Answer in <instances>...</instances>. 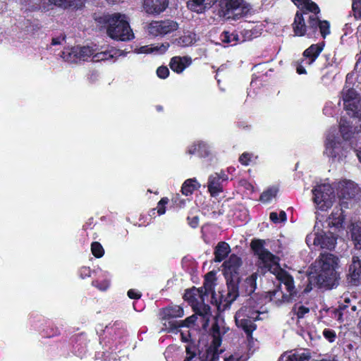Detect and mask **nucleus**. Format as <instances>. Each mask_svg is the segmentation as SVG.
I'll list each match as a JSON object with an SVG mask.
<instances>
[{
  "label": "nucleus",
  "instance_id": "nucleus-9",
  "mask_svg": "<svg viewBox=\"0 0 361 361\" xmlns=\"http://www.w3.org/2000/svg\"><path fill=\"white\" fill-rule=\"evenodd\" d=\"M158 316L159 319L162 322L164 331L168 333H173L174 331L170 330V324L173 322H179L177 319L184 316V310L180 305H169L159 309Z\"/></svg>",
  "mask_w": 361,
  "mask_h": 361
},
{
  "label": "nucleus",
  "instance_id": "nucleus-13",
  "mask_svg": "<svg viewBox=\"0 0 361 361\" xmlns=\"http://www.w3.org/2000/svg\"><path fill=\"white\" fill-rule=\"evenodd\" d=\"M94 52V50L89 46H75L66 51H63V57L70 63H78L87 61Z\"/></svg>",
  "mask_w": 361,
  "mask_h": 361
},
{
  "label": "nucleus",
  "instance_id": "nucleus-52",
  "mask_svg": "<svg viewBox=\"0 0 361 361\" xmlns=\"http://www.w3.org/2000/svg\"><path fill=\"white\" fill-rule=\"evenodd\" d=\"M187 221H188V225L192 228H197L199 226L200 218L198 216H188L187 217Z\"/></svg>",
  "mask_w": 361,
  "mask_h": 361
},
{
  "label": "nucleus",
  "instance_id": "nucleus-40",
  "mask_svg": "<svg viewBox=\"0 0 361 361\" xmlns=\"http://www.w3.org/2000/svg\"><path fill=\"white\" fill-rule=\"evenodd\" d=\"M277 193L276 188H269L261 194L259 200L263 202H269L276 196Z\"/></svg>",
  "mask_w": 361,
  "mask_h": 361
},
{
  "label": "nucleus",
  "instance_id": "nucleus-33",
  "mask_svg": "<svg viewBox=\"0 0 361 361\" xmlns=\"http://www.w3.org/2000/svg\"><path fill=\"white\" fill-rule=\"evenodd\" d=\"M200 184L195 178H189L184 181L181 187V192L185 196L192 195L194 191L198 190Z\"/></svg>",
  "mask_w": 361,
  "mask_h": 361
},
{
  "label": "nucleus",
  "instance_id": "nucleus-18",
  "mask_svg": "<svg viewBox=\"0 0 361 361\" xmlns=\"http://www.w3.org/2000/svg\"><path fill=\"white\" fill-rule=\"evenodd\" d=\"M228 177L225 173H216L209 177L207 188L212 197L217 196L223 192V183L228 180Z\"/></svg>",
  "mask_w": 361,
  "mask_h": 361
},
{
  "label": "nucleus",
  "instance_id": "nucleus-23",
  "mask_svg": "<svg viewBox=\"0 0 361 361\" xmlns=\"http://www.w3.org/2000/svg\"><path fill=\"white\" fill-rule=\"evenodd\" d=\"M221 336H212V341L211 345L207 348L205 352V358L202 361H217L219 358V355L222 350H219V347L221 345Z\"/></svg>",
  "mask_w": 361,
  "mask_h": 361
},
{
  "label": "nucleus",
  "instance_id": "nucleus-55",
  "mask_svg": "<svg viewBox=\"0 0 361 361\" xmlns=\"http://www.w3.org/2000/svg\"><path fill=\"white\" fill-rule=\"evenodd\" d=\"M310 312V309L304 305H300L298 307L296 315L298 319H302L305 317V315Z\"/></svg>",
  "mask_w": 361,
  "mask_h": 361
},
{
  "label": "nucleus",
  "instance_id": "nucleus-1",
  "mask_svg": "<svg viewBox=\"0 0 361 361\" xmlns=\"http://www.w3.org/2000/svg\"><path fill=\"white\" fill-rule=\"evenodd\" d=\"M94 19L97 25L106 28V35L114 40L127 42L134 38L133 30L124 14L107 13L95 16Z\"/></svg>",
  "mask_w": 361,
  "mask_h": 361
},
{
  "label": "nucleus",
  "instance_id": "nucleus-6",
  "mask_svg": "<svg viewBox=\"0 0 361 361\" xmlns=\"http://www.w3.org/2000/svg\"><path fill=\"white\" fill-rule=\"evenodd\" d=\"M234 317L236 326L244 331L247 338H252L257 329L255 322L259 319V312L251 306L244 305L236 312Z\"/></svg>",
  "mask_w": 361,
  "mask_h": 361
},
{
  "label": "nucleus",
  "instance_id": "nucleus-61",
  "mask_svg": "<svg viewBox=\"0 0 361 361\" xmlns=\"http://www.w3.org/2000/svg\"><path fill=\"white\" fill-rule=\"evenodd\" d=\"M353 10L355 12V16H358L359 17H361V10L358 8L357 4L355 2L353 3L352 5Z\"/></svg>",
  "mask_w": 361,
  "mask_h": 361
},
{
  "label": "nucleus",
  "instance_id": "nucleus-64",
  "mask_svg": "<svg viewBox=\"0 0 361 361\" xmlns=\"http://www.w3.org/2000/svg\"><path fill=\"white\" fill-rule=\"evenodd\" d=\"M61 43V40L60 37H54L51 39V45H58Z\"/></svg>",
  "mask_w": 361,
  "mask_h": 361
},
{
  "label": "nucleus",
  "instance_id": "nucleus-45",
  "mask_svg": "<svg viewBox=\"0 0 361 361\" xmlns=\"http://www.w3.org/2000/svg\"><path fill=\"white\" fill-rule=\"evenodd\" d=\"M186 356L193 355V358H195L197 354H200V351L199 350L198 345L195 343V342L190 341L188 342V344L185 347Z\"/></svg>",
  "mask_w": 361,
  "mask_h": 361
},
{
  "label": "nucleus",
  "instance_id": "nucleus-56",
  "mask_svg": "<svg viewBox=\"0 0 361 361\" xmlns=\"http://www.w3.org/2000/svg\"><path fill=\"white\" fill-rule=\"evenodd\" d=\"M79 275L81 279L90 277L91 276V269L89 267H82L79 270Z\"/></svg>",
  "mask_w": 361,
  "mask_h": 361
},
{
  "label": "nucleus",
  "instance_id": "nucleus-16",
  "mask_svg": "<svg viewBox=\"0 0 361 361\" xmlns=\"http://www.w3.org/2000/svg\"><path fill=\"white\" fill-rule=\"evenodd\" d=\"M305 15H306V11L302 10H300L296 12L294 21L292 24L293 30L295 36H307L308 38H311L309 28V18L307 19V23L306 24L304 18Z\"/></svg>",
  "mask_w": 361,
  "mask_h": 361
},
{
  "label": "nucleus",
  "instance_id": "nucleus-20",
  "mask_svg": "<svg viewBox=\"0 0 361 361\" xmlns=\"http://www.w3.org/2000/svg\"><path fill=\"white\" fill-rule=\"evenodd\" d=\"M169 6V0H143L142 8L150 15H159Z\"/></svg>",
  "mask_w": 361,
  "mask_h": 361
},
{
  "label": "nucleus",
  "instance_id": "nucleus-39",
  "mask_svg": "<svg viewBox=\"0 0 361 361\" xmlns=\"http://www.w3.org/2000/svg\"><path fill=\"white\" fill-rule=\"evenodd\" d=\"M195 36L192 32L184 34L178 38V42L182 47L191 46L196 42Z\"/></svg>",
  "mask_w": 361,
  "mask_h": 361
},
{
  "label": "nucleus",
  "instance_id": "nucleus-27",
  "mask_svg": "<svg viewBox=\"0 0 361 361\" xmlns=\"http://www.w3.org/2000/svg\"><path fill=\"white\" fill-rule=\"evenodd\" d=\"M343 207L345 209L348 207V202L341 201L340 203V207H336L331 212L330 219H331V224L333 226L339 227L343 224L345 219V215L343 210Z\"/></svg>",
  "mask_w": 361,
  "mask_h": 361
},
{
  "label": "nucleus",
  "instance_id": "nucleus-34",
  "mask_svg": "<svg viewBox=\"0 0 361 361\" xmlns=\"http://www.w3.org/2000/svg\"><path fill=\"white\" fill-rule=\"evenodd\" d=\"M197 320V317L193 314L185 319L184 320L179 321L178 322H173L170 324V330L174 331V332L178 331V330L181 327H190L194 325Z\"/></svg>",
  "mask_w": 361,
  "mask_h": 361
},
{
  "label": "nucleus",
  "instance_id": "nucleus-24",
  "mask_svg": "<svg viewBox=\"0 0 361 361\" xmlns=\"http://www.w3.org/2000/svg\"><path fill=\"white\" fill-rule=\"evenodd\" d=\"M191 63L192 59L190 56H173L170 60L169 66L173 71L180 73Z\"/></svg>",
  "mask_w": 361,
  "mask_h": 361
},
{
  "label": "nucleus",
  "instance_id": "nucleus-30",
  "mask_svg": "<svg viewBox=\"0 0 361 361\" xmlns=\"http://www.w3.org/2000/svg\"><path fill=\"white\" fill-rule=\"evenodd\" d=\"M231 252L229 245L224 242L221 241L218 243L217 245L214 249V262H221L225 259Z\"/></svg>",
  "mask_w": 361,
  "mask_h": 361
},
{
  "label": "nucleus",
  "instance_id": "nucleus-29",
  "mask_svg": "<svg viewBox=\"0 0 361 361\" xmlns=\"http://www.w3.org/2000/svg\"><path fill=\"white\" fill-rule=\"evenodd\" d=\"M339 132L345 141H349L356 135L350 123L345 118H341L339 122Z\"/></svg>",
  "mask_w": 361,
  "mask_h": 361
},
{
  "label": "nucleus",
  "instance_id": "nucleus-8",
  "mask_svg": "<svg viewBox=\"0 0 361 361\" xmlns=\"http://www.w3.org/2000/svg\"><path fill=\"white\" fill-rule=\"evenodd\" d=\"M314 202L320 209L326 210L332 206L335 198L334 189L329 184H321L312 190Z\"/></svg>",
  "mask_w": 361,
  "mask_h": 361
},
{
  "label": "nucleus",
  "instance_id": "nucleus-26",
  "mask_svg": "<svg viewBox=\"0 0 361 361\" xmlns=\"http://www.w3.org/2000/svg\"><path fill=\"white\" fill-rule=\"evenodd\" d=\"M205 296L202 293V290L192 287V288L186 289L183 295L185 301L191 303L194 307L196 304L199 303V300L204 302Z\"/></svg>",
  "mask_w": 361,
  "mask_h": 361
},
{
  "label": "nucleus",
  "instance_id": "nucleus-48",
  "mask_svg": "<svg viewBox=\"0 0 361 361\" xmlns=\"http://www.w3.org/2000/svg\"><path fill=\"white\" fill-rule=\"evenodd\" d=\"M253 154L249 152H243L239 157V162L243 166H248L252 161Z\"/></svg>",
  "mask_w": 361,
  "mask_h": 361
},
{
  "label": "nucleus",
  "instance_id": "nucleus-15",
  "mask_svg": "<svg viewBox=\"0 0 361 361\" xmlns=\"http://www.w3.org/2000/svg\"><path fill=\"white\" fill-rule=\"evenodd\" d=\"M309 27L311 38L316 37L318 30L324 39L331 32L330 23L326 20H319L318 16H309Z\"/></svg>",
  "mask_w": 361,
  "mask_h": 361
},
{
  "label": "nucleus",
  "instance_id": "nucleus-2",
  "mask_svg": "<svg viewBox=\"0 0 361 361\" xmlns=\"http://www.w3.org/2000/svg\"><path fill=\"white\" fill-rule=\"evenodd\" d=\"M338 258L336 256L328 252L321 253L313 265L316 275L310 277V281L314 279L318 288H332L338 279Z\"/></svg>",
  "mask_w": 361,
  "mask_h": 361
},
{
  "label": "nucleus",
  "instance_id": "nucleus-44",
  "mask_svg": "<svg viewBox=\"0 0 361 361\" xmlns=\"http://www.w3.org/2000/svg\"><path fill=\"white\" fill-rule=\"evenodd\" d=\"M205 1L206 0H190L187 3V5L190 10L199 12L204 8Z\"/></svg>",
  "mask_w": 361,
  "mask_h": 361
},
{
  "label": "nucleus",
  "instance_id": "nucleus-19",
  "mask_svg": "<svg viewBox=\"0 0 361 361\" xmlns=\"http://www.w3.org/2000/svg\"><path fill=\"white\" fill-rule=\"evenodd\" d=\"M314 235L313 244L314 245L320 246L322 249H327L329 250L334 249L337 238L333 233H329L327 234L322 231L315 233Z\"/></svg>",
  "mask_w": 361,
  "mask_h": 361
},
{
  "label": "nucleus",
  "instance_id": "nucleus-49",
  "mask_svg": "<svg viewBox=\"0 0 361 361\" xmlns=\"http://www.w3.org/2000/svg\"><path fill=\"white\" fill-rule=\"evenodd\" d=\"M169 203L168 197H162L157 204V213L159 215L164 214L166 212V205Z\"/></svg>",
  "mask_w": 361,
  "mask_h": 361
},
{
  "label": "nucleus",
  "instance_id": "nucleus-3",
  "mask_svg": "<svg viewBox=\"0 0 361 361\" xmlns=\"http://www.w3.org/2000/svg\"><path fill=\"white\" fill-rule=\"evenodd\" d=\"M242 265V259L235 254H232L229 258L223 263L224 275L227 286V293L224 298L221 307L223 310H227L231 305L237 299L238 295V279L240 276V268Z\"/></svg>",
  "mask_w": 361,
  "mask_h": 361
},
{
  "label": "nucleus",
  "instance_id": "nucleus-58",
  "mask_svg": "<svg viewBox=\"0 0 361 361\" xmlns=\"http://www.w3.org/2000/svg\"><path fill=\"white\" fill-rule=\"evenodd\" d=\"M211 331L212 336H221L220 327L216 322L212 324Z\"/></svg>",
  "mask_w": 361,
  "mask_h": 361
},
{
  "label": "nucleus",
  "instance_id": "nucleus-53",
  "mask_svg": "<svg viewBox=\"0 0 361 361\" xmlns=\"http://www.w3.org/2000/svg\"><path fill=\"white\" fill-rule=\"evenodd\" d=\"M94 57L97 60H108L109 59L113 58V55L111 54L110 51H102L100 53L96 54Z\"/></svg>",
  "mask_w": 361,
  "mask_h": 361
},
{
  "label": "nucleus",
  "instance_id": "nucleus-12",
  "mask_svg": "<svg viewBox=\"0 0 361 361\" xmlns=\"http://www.w3.org/2000/svg\"><path fill=\"white\" fill-rule=\"evenodd\" d=\"M324 47V43L310 45L302 53V59L296 62V72L299 75L306 74L305 66H311L319 57Z\"/></svg>",
  "mask_w": 361,
  "mask_h": 361
},
{
  "label": "nucleus",
  "instance_id": "nucleus-25",
  "mask_svg": "<svg viewBox=\"0 0 361 361\" xmlns=\"http://www.w3.org/2000/svg\"><path fill=\"white\" fill-rule=\"evenodd\" d=\"M194 312L198 314L202 319V327L206 328L212 317L211 307L204 302H199L193 307Z\"/></svg>",
  "mask_w": 361,
  "mask_h": 361
},
{
  "label": "nucleus",
  "instance_id": "nucleus-31",
  "mask_svg": "<svg viewBox=\"0 0 361 361\" xmlns=\"http://www.w3.org/2000/svg\"><path fill=\"white\" fill-rule=\"evenodd\" d=\"M187 153L190 155L197 154L199 157H207L209 154L207 145L202 141L195 142L190 145Z\"/></svg>",
  "mask_w": 361,
  "mask_h": 361
},
{
  "label": "nucleus",
  "instance_id": "nucleus-5",
  "mask_svg": "<svg viewBox=\"0 0 361 361\" xmlns=\"http://www.w3.org/2000/svg\"><path fill=\"white\" fill-rule=\"evenodd\" d=\"M334 133H329L324 141V154L331 158L332 161H341L347 157L351 148L350 145Z\"/></svg>",
  "mask_w": 361,
  "mask_h": 361
},
{
  "label": "nucleus",
  "instance_id": "nucleus-63",
  "mask_svg": "<svg viewBox=\"0 0 361 361\" xmlns=\"http://www.w3.org/2000/svg\"><path fill=\"white\" fill-rule=\"evenodd\" d=\"M279 215V221H285L287 219L286 213L284 211H281Z\"/></svg>",
  "mask_w": 361,
  "mask_h": 361
},
{
  "label": "nucleus",
  "instance_id": "nucleus-10",
  "mask_svg": "<svg viewBox=\"0 0 361 361\" xmlns=\"http://www.w3.org/2000/svg\"><path fill=\"white\" fill-rule=\"evenodd\" d=\"M215 281H216V274L214 271H209L204 276L203 286L199 289L202 290L203 295L208 298L209 295L211 297V303L214 305L219 312H224L226 310H223L221 308L224 306H221L223 303L224 298H225V295L221 294L219 298H217L216 294L214 291L215 286Z\"/></svg>",
  "mask_w": 361,
  "mask_h": 361
},
{
  "label": "nucleus",
  "instance_id": "nucleus-46",
  "mask_svg": "<svg viewBox=\"0 0 361 361\" xmlns=\"http://www.w3.org/2000/svg\"><path fill=\"white\" fill-rule=\"evenodd\" d=\"M173 206L176 209H181L185 206L186 200L180 197L179 194H176L171 199Z\"/></svg>",
  "mask_w": 361,
  "mask_h": 361
},
{
  "label": "nucleus",
  "instance_id": "nucleus-60",
  "mask_svg": "<svg viewBox=\"0 0 361 361\" xmlns=\"http://www.w3.org/2000/svg\"><path fill=\"white\" fill-rule=\"evenodd\" d=\"M269 219L270 220L274 222V223H279V215L276 212H272L270 213L269 214Z\"/></svg>",
  "mask_w": 361,
  "mask_h": 361
},
{
  "label": "nucleus",
  "instance_id": "nucleus-37",
  "mask_svg": "<svg viewBox=\"0 0 361 361\" xmlns=\"http://www.w3.org/2000/svg\"><path fill=\"white\" fill-rule=\"evenodd\" d=\"M220 38L223 43H225V44L233 43V45L236 44L237 42L240 40L238 33L230 32L228 31H224L221 34Z\"/></svg>",
  "mask_w": 361,
  "mask_h": 361
},
{
  "label": "nucleus",
  "instance_id": "nucleus-32",
  "mask_svg": "<svg viewBox=\"0 0 361 361\" xmlns=\"http://www.w3.org/2000/svg\"><path fill=\"white\" fill-rule=\"evenodd\" d=\"M258 258L262 263L263 266L270 270L274 265L277 263L276 262V257L267 249L258 253Z\"/></svg>",
  "mask_w": 361,
  "mask_h": 361
},
{
  "label": "nucleus",
  "instance_id": "nucleus-14",
  "mask_svg": "<svg viewBox=\"0 0 361 361\" xmlns=\"http://www.w3.org/2000/svg\"><path fill=\"white\" fill-rule=\"evenodd\" d=\"M178 27V24L172 20L153 21L149 24V32L154 37L164 36L176 31Z\"/></svg>",
  "mask_w": 361,
  "mask_h": 361
},
{
  "label": "nucleus",
  "instance_id": "nucleus-42",
  "mask_svg": "<svg viewBox=\"0 0 361 361\" xmlns=\"http://www.w3.org/2000/svg\"><path fill=\"white\" fill-rule=\"evenodd\" d=\"M311 356L310 353H294L289 355L286 361H308Z\"/></svg>",
  "mask_w": 361,
  "mask_h": 361
},
{
  "label": "nucleus",
  "instance_id": "nucleus-47",
  "mask_svg": "<svg viewBox=\"0 0 361 361\" xmlns=\"http://www.w3.org/2000/svg\"><path fill=\"white\" fill-rule=\"evenodd\" d=\"M92 285L98 288L99 290L104 291L107 290V288L109 287L110 282L107 279H104L102 281L94 280L92 281Z\"/></svg>",
  "mask_w": 361,
  "mask_h": 361
},
{
  "label": "nucleus",
  "instance_id": "nucleus-57",
  "mask_svg": "<svg viewBox=\"0 0 361 361\" xmlns=\"http://www.w3.org/2000/svg\"><path fill=\"white\" fill-rule=\"evenodd\" d=\"M127 295L130 299L135 300L140 299L142 297V293L135 289L128 290Z\"/></svg>",
  "mask_w": 361,
  "mask_h": 361
},
{
  "label": "nucleus",
  "instance_id": "nucleus-35",
  "mask_svg": "<svg viewBox=\"0 0 361 361\" xmlns=\"http://www.w3.org/2000/svg\"><path fill=\"white\" fill-rule=\"evenodd\" d=\"M351 238L356 249H361V225L353 224L351 229Z\"/></svg>",
  "mask_w": 361,
  "mask_h": 361
},
{
  "label": "nucleus",
  "instance_id": "nucleus-43",
  "mask_svg": "<svg viewBox=\"0 0 361 361\" xmlns=\"http://www.w3.org/2000/svg\"><path fill=\"white\" fill-rule=\"evenodd\" d=\"M92 254L96 258H101L104 255V250L100 243L94 241L91 244Z\"/></svg>",
  "mask_w": 361,
  "mask_h": 361
},
{
  "label": "nucleus",
  "instance_id": "nucleus-36",
  "mask_svg": "<svg viewBox=\"0 0 361 361\" xmlns=\"http://www.w3.org/2000/svg\"><path fill=\"white\" fill-rule=\"evenodd\" d=\"M300 10L306 11V15L309 14V12L312 13V16H317L320 13V8L318 5L312 1V0H303L302 6Z\"/></svg>",
  "mask_w": 361,
  "mask_h": 361
},
{
  "label": "nucleus",
  "instance_id": "nucleus-11",
  "mask_svg": "<svg viewBox=\"0 0 361 361\" xmlns=\"http://www.w3.org/2000/svg\"><path fill=\"white\" fill-rule=\"evenodd\" d=\"M276 279L281 283H283L286 286V289L288 293V295H285L279 290H275L271 293V299L275 297L277 294H281L283 301L290 302L295 300L296 298H299L298 292L294 286L293 277L286 270L280 269L276 274Z\"/></svg>",
  "mask_w": 361,
  "mask_h": 361
},
{
  "label": "nucleus",
  "instance_id": "nucleus-54",
  "mask_svg": "<svg viewBox=\"0 0 361 361\" xmlns=\"http://www.w3.org/2000/svg\"><path fill=\"white\" fill-rule=\"evenodd\" d=\"M169 47V42L162 43L159 46H156V47H154L151 48L150 52L157 51V52L163 54V53H165L167 51Z\"/></svg>",
  "mask_w": 361,
  "mask_h": 361
},
{
  "label": "nucleus",
  "instance_id": "nucleus-59",
  "mask_svg": "<svg viewBox=\"0 0 361 361\" xmlns=\"http://www.w3.org/2000/svg\"><path fill=\"white\" fill-rule=\"evenodd\" d=\"M315 276H311L310 275L309 277H308V280H309V284L307 286V287L305 288L303 293H308L309 291H310L312 290V284L314 283V285H316L317 287H318V285L314 281V279H312V281H310V277H314Z\"/></svg>",
  "mask_w": 361,
  "mask_h": 361
},
{
  "label": "nucleus",
  "instance_id": "nucleus-22",
  "mask_svg": "<svg viewBox=\"0 0 361 361\" xmlns=\"http://www.w3.org/2000/svg\"><path fill=\"white\" fill-rule=\"evenodd\" d=\"M348 279L353 286L361 284V260L358 256H353L352 258Z\"/></svg>",
  "mask_w": 361,
  "mask_h": 361
},
{
  "label": "nucleus",
  "instance_id": "nucleus-38",
  "mask_svg": "<svg viewBox=\"0 0 361 361\" xmlns=\"http://www.w3.org/2000/svg\"><path fill=\"white\" fill-rule=\"evenodd\" d=\"M60 331L51 322H48L47 326L42 330V336L51 338L59 335Z\"/></svg>",
  "mask_w": 361,
  "mask_h": 361
},
{
  "label": "nucleus",
  "instance_id": "nucleus-7",
  "mask_svg": "<svg viewBox=\"0 0 361 361\" xmlns=\"http://www.w3.org/2000/svg\"><path fill=\"white\" fill-rule=\"evenodd\" d=\"M341 94L347 114L351 117L361 119V100L356 90L345 87Z\"/></svg>",
  "mask_w": 361,
  "mask_h": 361
},
{
  "label": "nucleus",
  "instance_id": "nucleus-62",
  "mask_svg": "<svg viewBox=\"0 0 361 361\" xmlns=\"http://www.w3.org/2000/svg\"><path fill=\"white\" fill-rule=\"evenodd\" d=\"M180 336H181V341L183 342L188 343V342L190 341L189 340V338L190 337V334L189 331H188L187 334H185L184 332H181Z\"/></svg>",
  "mask_w": 361,
  "mask_h": 361
},
{
  "label": "nucleus",
  "instance_id": "nucleus-41",
  "mask_svg": "<svg viewBox=\"0 0 361 361\" xmlns=\"http://www.w3.org/2000/svg\"><path fill=\"white\" fill-rule=\"evenodd\" d=\"M265 242L261 239H254L250 243V247L254 254L258 255V253H261L266 249L264 247Z\"/></svg>",
  "mask_w": 361,
  "mask_h": 361
},
{
  "label": "nucleus",
  "instance_id": "nucleus-51",
  "mask_svg": "<svg viewBox=\"0 0 361 361\" xmlns=\"http://www.w3.org/2000/svg\"><path fill=\"white\" fill-rule=\"evenodd\" d=\"M157 75L159 78L166 79L169 75V70L166 66H159L157 69Z\"/></svg>",
  "mask_w": 361,
  "mask_h": 361
},
{
  "label": "nucleus",
  "instance_id": "nucleus-21",
  "mask_svg": "<svg viewBox=\"0 0 361 361\" xmlns=\"http://www.w3.org/2000/svg\"><path fill=\"white\" fill-rule=\"evenodd\" d=\"M48 2H43L42 7L44 10H49L53 6L64 8H81L84 6V0H47Z\"/></svg>",
  "mask_w": 361,
  "mask_h": 361
},
{
  "label": "nucleus",
  "instance_id": "nucleus-17",
  "mask_svg": "<svg viewBox=\"0 0 361 361\" xmlns=\"http://www.w3.org/2000/svg\"><path fill=\"white\" fill-rule=\"evenodd\" d=\"M258 277L257 273H253L244 280H241L240 277L238 279V295L247 296L251 295L257 288V279Z\"/></svg>",
  "mask_w": 361,
  "mask_h": 361
},
{
  "label": "nucleus",
  "instance_id": "nucleus-28",
  "mask_svg": "<svg viewBox=\"0 0 361 361\" xmlns=\"http://www.w3.org/2000/svg\"><path fill=\"white\" fill-rule=\"evenodd\" d=\"M357 189L353 185L351 182H346L344 184H342L339 188L338 189V197L344 201V200H351L354 198L356 195Z\"/></svg>",
  "mask_w": 361,
  "mask_h": 361
},
{
  "label": "nucleus",
  "instance_id": "nucleus-4",
  "mask_svg": "<svg viewBox=\"0 0 361 361\" xmlns=\"http://www.w3.org/2000/svg\"><path fill=\"white\" fill-rule=\"evenodd\" d=\"M219 16L238 20L251 16L252 6L246 0H219Z\"/></svg>",
  "mask_w": 361,
  "mask_h": 361
},
{
  "label": "nucleus",
  "instance_id": "nucleus-50",
  "mask_svg": "<svg viewBox=\"0 0 361 361\" xmlns=\"http://www.w3.org/2000/svg\"><path fill=\"white\" fill-rule=\"evenodd\" d=\"M323 336L330 343L334 342L336 338V331L331 329H324Z\"/></svg>",
  "mask_w": 361,
  "mask_h": 361
}]
</instances>
